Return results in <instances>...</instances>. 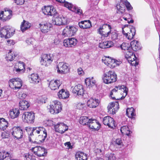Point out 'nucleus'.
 <instances>
[{"mask_svg":"<svg viewBox=\"0 0 160 160\" xmlns=\"http://www.w3.org/2000/svg\"><path fill=\"white\" fill-rule=\"evenodd\" d=\"M128 91V88L124 85L118 86L115 87L111 92L109 96L113 99H118L117 96L118 93H120L122 95V97L124 98L127 95Z\"/></svg>","mask_w":160,"mask_h":160,"instance_id":"1","label":"nucleus"},{"mask_svg":"<svg viewBox=\"0 0 160 160\" xmlns=\"http://www.w3.org/2000/svg\"><path fill=\"white\" fill-rule=\"evenodd\" d=\"M117 76L115 73L111 71L104 73L102 76L103 82L108 84L115 82L117 80Z\"/></svg>","mask_w":160,"mask_h":160,"instance_id":"2","label":"nucleus"},{"mask_svg":"<svg viewBox=\"0 0 160 160\" xmlns=\"http://www.w3.org/2000/svg\"><path fill=\"white\" fill-rule=\"evenodd\" d=\"M46 130V129L43 127L33 128L31 132L29 134V141L33 143H36L37 142L35 141V138L39 134H42V132H45Z\"/></svg>","mask_w":160,"mask_h":160,"instance_id":"3","label":"nucleus"},{"mask_svg":"<svg viewBox=\"0 0 160 160\" xmlns=\"http://www.w3.org/2000/svg\"><path fill=\"white\" fill-rule=\"evenodd\" d=\"M49 110L52 114H58L62 109L61 103L58 100L53 101L50 105Z\"/></svg>","mask_w":160,"mask_h":160,"instance_id":"4","label":"nucleus"},{"mask_svg":"<svg viewBox=\"0 0 160 160\" xmlns=\"http://www.w3.org/2000/svg\"><path fill=\"white\" fill-rule=\"evenodd\" d=\"M122 33L128 39H132L136 33L135 28L131 26L122 28Z\"/></svg>","mask_w":160,"mask_h":160,"instance_id":"5","label":"nucleus"},{"mask_svg":"<svg viewBox=\"0 0 160 160\" xmlns=\"http://www.w3.org/2000/svg\"><path fill=\"white\" fill-rule=\"evenodd\" d=\"M54 59H55L53 54H44L42 57L40 63L42 65L48 67L51 64Z\"/></svg>","mask_w":160,"mask_h":160,"instance_id":"6","label":"nucleus"},{"mask_svg":"<svg viewBox=\"0 0 160 160\" xmlns=\"http://www.w3.org/2000/svg\"><path fill=\"white\" fill-rule=\"evenodd\" d=\"M14 30L9 26L4 27L1 29L0 35L1 38H9L14 34Z\"/></svg>","mask_w":160,"mask_h":160,"instance_id":"7","label":"nucleus"},{"mask_svg":"<svg viewBox=\"0 0 160 160\" xmlns=\"http://www.w3.org/2000/svg\"><path fill=\"white\" fill-rule=\"evenodd\" d=\"M111 26L109 24H104L100 27L98 31V33L102 36L107 37L109 35L111 31Z\"/></svg>","mask_w":160,"mask_h":160,"instance_id":"8","label":"nucleus"},{"mask_svg":"<svg viewBox=\"0 0 160 160\" xmlns=\"http://www.w3.org/2000/svg\"><path fill=\"white\" fill-rule=\"evenodd\" d=\"M9 86L15 90H17L21 88L22 86L21 79L16 78L10 79L8 82Z\"/></svg>","mask_w":160,"mask_h":160,"instance_id":"9","label":"nucleus"},{"mask_svg":"<svg viewBox=\"0 0 160 160\" xmlns=\"http://www.w3.org/2000/svg\"><path fill=\"white\" fill-rule=\"evenodd\" d=\"M132 49L130 50H128L126 52L125 57L128 59L129 62H130L131 65L134 66H136L138 64V63L136 61L137 58L134 54L132 52Z\"/></svg>","mask_w":160,"mask_h":160,"instance_id":"10","label":"nucleus"},{"mask_svg":"<svg viewBox=\"0 0 160 160\" xmlns=\"http://www.w3.org/2000/svg\"><path fill=\"white\" fill-rule=\"evenodd\" d=\"M23 121L28 123H32L35 119L34 113L32 112H25L22 116Z\"/></svg>","mask_w":160,"mask_h":160,"instance_id":"11","label":"nucleus"},{"mask_svg":"<svg viewBox=\"0 0 160 160\" xmlns=\"http://www.w3.org/2000/svg\"><path fill=\"white\" fill-rule=\"evenodd\" d=\"M31 150L34 154L39 157L44 156L47 153V149L41 147H35L32 148Z\"/></svg>","mask_w":160,"mask_h":160,"instance_id":"12","label":"nucleus"},{"mask_svg":"<svg viewBox=\"0 0 160 160\" xmlns=\"http://www.w3.org/2000/svg\"><path fill=\"white\" fill-rule=\"evenodd\" d=\"M65 7L80 16H82L83 15V12L80 8L76 5H73L71 3L66 2L65 4Z\"/></svg>","mask_w":160,"mask_h":160,"instance_id":"13","label":"nucleus"},{"mask_svg":"<svg viewBox=\"0 0 160 160\" xmlns=\"http://www.w3.org/2000/svg\"><path fill=\"white\" fill-rule=\"evenodd\" d=\"M42 12L45 15L50 16H56L57 12L52 6H45L42 8Z\"/></svg>","mask_w":160,"mask_h":160,"instance_id":"14","label":"nucleus"},{"mask_svg":"<svg viewBox=\"0 0 160 160\" xmlns=\"http://www.w3.org/2000/svg\"><path fill=\"white\" fill-rule=\"evenodd\" d=\"M12 130V134L15 139H19L22 138L23 131L20 127H14Z\"/></svg>","mask_w":160,"mask_h":160,"instance_id":"15","label":"nucleus"},{"mask_svg":"<svg viewBox=\"0 0 160 160\" xmlns=\"http://www.w3.org/2000/svg\"><path fill=\"white\" fill-rule=\"evenodd\" d=\"M58 72L61 73H66L69 72L70 68L68 64L64 62H60L57 65Z\"/></svg>","mask_w":160,"mask_h":160,"instance_id":"16","label":"nucleus"},{"mask_svg":"<svg viewBox=\"0 0 160 160\" xmlns=\"http://www.w3.org/2000/svg\"><path fill=\"white\" fill-rule=\"evenodd\" d=\"M58 14L57 13L56 16H53L52 19L53 24L58 26L65 24L66 22V18L63 16H58Z\"/></svg>","mask_w":160,"mask_h":160,"instance_id":"17","label":"nucleus"},{"mask_svg":"<svg viewBox=\"0 0 160 160\" xmlns=\"http://www.w3.org/2000/svg\"><path fill=\"white\" fill-rule=\"evenodd\" d=\"M12 11L8 8H6L4 11L0 13V19L3 21L9 20L11 17Z\"/></svg>","mask_w":160,"mask_h":160,"instance_id":"18","label":"nucleus"},{"mask_svg":"<svg viewBox=\"0 0 160 160\" xmlns=\"http://www.w3.org/2000/svg\"><path fill=\"white\" fill-rule=\"evenodd\" d=\"M119 106L118 101L110 103L107 107L108 112L113 114H115L119 108Z\"/></svg>","mask_w":160,"mask_h":160,"instance_id":"19","label":"nucleus"},{"mask_svg":"<svg viewBox=\"0 0 160 160\" xmlns=\"http://www.w3.org/2000/svg\"><path fill=\"white\" fill-rule=\"evenodd\" d=\"M77 39L73 38L65 39L63 42L64 46L66 47H71L76 45L77 43Z\"/></svg>","mask_w":160,"mask_h":160,"instance_id":"20","label":"nucleus"},{"mask_svg":"<svg viewBox=\"0 0 160 160\" xmlns=\"http://www.w3.org/2000/svg\"><path fill=\"white\" fill-rule=\"evenodd\" d=\"M101 125L96 119L90 118L88 127L93 130H98L100 128Z\"/></svg>","mask_w":160,"mask_h":160,"instance_id":"21","label":"nucleus"},{"mask_svg":"<svg viewBox=\"0 0 160 160\" xmlns=\"http://www.w3.org/2000/svg\"><path fill=\"white\" fill-rule=\"evenodd\" d=\"M39 26L41 32L43 33H47L50 31V28L52 26V24L49 22L40 23Z\"/></svg>","mask_w":160,"mask_h":160,"instance_id":"22","label":"nucleus"},{"mask_svg":"<svg viewBox=\"0 0 160 160\" xmlns=\"http://www.w3.org/2000/svg\"><path fill=\"white\" fill-rule=\"evenodd\" d=\"M103 123L107 125L109 128H112L115 127V121L113 118L108 116L105 117L103 119Z\"/></svg>","mask_w":160,"mask_h":160,"instance_id":"23","label":"nucleus"},{"mask_svg":"<svg viewBox=\"0 0 160 160\" xmlns=\"http://www.w3.org/2000/svg\"><path fill=\"white\" fill-rule=\"evenodd\" d=\"M99 101L94 98H91L87 102V105L90 108H95L99 105Z\"/></svg>","mask_w":160,"mask_h":160,"instance_id":"24","label":"nucleus"},{"mask_svg":"<svg viewBox=\"0 0 160 160\" xmlns=\"http://www.w3.org/2000/svg\"><path fill=\"white\" fill-rule=\"evenodd\" d=\"M61 84V82L60 80H52L49 82V87L51 90H55L58 89Z\"/></svg>","mask_w":160,"mask_h":160,"instance_id":"25","label":"nucleus"},{"mask_svg":"<svg viewBox=\"0 0 160 160\" xmlns=\"http://www.w3.org/2000/svg\"><path fill=\"white\" fill-rule=\"evenodd\" d=\"M29 80L31 83L33 84H37L39 82V76L38 74L33 73L28 76Z\"/></svg>","mask_w":160,"mask_h":160,"instance_id":"26","label":"nucleus"},{"mask_svg":"<svg viewBox=\"0 0 160 160\" xmlns=\"http://www.w3.org/2000/svg\"><path fill=\"white\" fill-rule=\"evenodd\" d=\"M44 132H42V134H40L36 137L35 138V141H36L37 142L36 143L42 142H44L47 136V130H46Z\"/></svg>","mask_w":160,"mask_h":160,"instance_id":"27","label":"nucleus"},{"mask_svg":"<svg viewBox=\"0 0 160 160\" xmlns=\"http://www.w3.org/2000/svg\"><path fill=\"white\" fill-rule=\"evenodd\" d=\"M72 92L73 93H76L78 95H81L84 93L82 86L80 84L76 85L73 89Z\"/></svg>","mask_w":160,"mask_h":160,"instance_id":"28","label":"nucleus"},{"mask_svg":"<svg viewBox=\"0 0 160 160\" xmlns=\"http://www.w3.org/2000/svg\"><path fill=\"white\" fill-rule=\"evenodd\" d=\"M85 81L86 86L89 88L96 85V82L94 79L93 77L87 78L85 79Z\"/></svg>","mask_w":160,"mask_h":160,"instance_id":"29","label":"nucleus"},{"mask_svg":"<svg viewBox=\"0 0 160 160\" xmlns=\"http://www.w3.org/2000/svg\"><path fill=\"white\" fill-rule=\"evenodd\" d=\"M20 114L19 110L18 108H13L10 110L9 112V117L12 119L17 118Z\"/></svg>","mask_w":160,"mask_h":160,"instance_id":"30","label":"nucleus"},{"mask_svg":"<svg viewBox=\"0 0 160 160\" xmlns=\"http://www.w3.org/2000/svg\"><path fill=\"white\" fill-rule=\"evenodd\" d=\"M58 95L59 98L65 99L69 97V94L68 91L62 89L58 92Z\"/></svg>","mask_w":160,"mask_h":160,"instance_id":"31","label":"nucleus"},{"mask_svg":"<svg viewBox=\"0 0 160 160\" xmlns=\"http://www.w3.org/2000/svg\"><path fill=\"white\" fill-rule=\"evenodd\" d=\"M131 49L134 51L138 50L141 49V47L138 41L134 40L132 41L130 43Z\"/></svg>","mask_w":160,"mask_h":160,"instance_id":"32","label":"nucleus"},{"mask_svg":"<svg viewBox=\"0 0 160 160\" xmlns=\"http://www.w3.org/2000/svg\"><path fill=\"white\" fill-rule=\"evenodd\" d=\"M76 160H87V155L82 152H78L75 155Z\"/></svg>","mask_w":160,"mask_h":160,"instance_id":"33","label":"nucleus"},{"mask_svg":"<svg viewBox=\"0 0 160 160\" xmlns=\"http://www.w3.org/2000/svg\"><path fill=\"white\" fill-rule=\"evenodd\" d=\"M120 131L123 135H125L128 136H129L132 133V132L127 126L121 127Z\"/></svg>","mask_w":160,"mask_h":160,"instance_id":"34","label":"nucleus"},{"mask_svg":"<svg viewBox=\"0 0 160 160\" xmlns=\"http://www.w3.org/2000/svg\"><path fill=\"white\" fill-rule=\"evenodd\" d=\"M31 26V24L28 22L23 20L21 23L20 28L21 31L24 32L29 28Z\"/></svg>","mask_w":160,"mask_h":160,"instance_id":"35","label":"nucleus"},{"mask_svg":"<svg viewBox=\"0 0 160 160\" xmlns=\"http://www.w3.org/2000/svg\"><path fill=\"white\" fill-rule=\"evenodd\" d=\"M19 106L20 109L24 110L28 108L29 106V104L28 101L23 100L20 101Z\"/></svg>","mask_w":160,"mask_h":160,"instance_id":"36","label":"nucleus"},{"mask_svg":"<svg viewBox=\"0 0 160 160\" xmlns=\"http://www.w3.org/2000/svg\"><path fill=\"white\" fill-rule=\"evenodd\" d=\"M112 45L111 42L106 41L100 42L99 46L100 48L104 49L111 47Z\"/></svg>","mask_w":160,"mask_h":160,"instance_id":"37","label":"nucleus"},{"mask_svg":"<svg viewBox=\"0 0 160 160\" xmlns=\"http://www.w3.org/2000/svg\"><path fill=\"white\" fill-rule=\"evenodd\" d=\"M8 125V122L4 118H0V129L3 131L6 129Z\"/></svg>","mask_w":160,"mask_h":160,"instance_id":"38","label":"nucleus"},{"mask_svg":"<svg viewBox=\"0 0 160 160\" xmlns=\"http://www.w3.org/2000/svg\"><path fill=\"white\" fill-rule=\"evenodd\" d=\"M126 114L129 118H133L136 115L135 110L132 107L128 108L126 110Z\"/></svg>","mask_w":160,"mask_h":160,"instance_id":"39","label":"nucleus"},{"mask_svg":"<svg viewBox=\"0 0 160 160\" xmlns=\"http://www.w3.org/2000/svg\"><path fill=\"white\" fill-rule=\"evenodd\" d=\"M114 59H112L109 57H105L103 58L102 60L103 62L111 68V66L112 65Z\"/></svg>","mask_w":160,"mask_h":160,"instance_id":"40","label":"nucleus"},{"mask_svg":"<svg viewBox=\"0 0 160 160\" xmlns=\"http://www.w3.org/2000/svg\"><path fill=\"white\" fill-rule=\"evenodd\" d=\"M90 120V119L87 117H82L80 118L79 123L83 125H87L88 126Z\"/></svg>","mask_w":160,"mask_h":160,"instance_id":"41","label":"nucleus"},{"mask_svg":"<svg viewBox=\"0 0 160 160\" xmlns=\"http://www.w3.org/2000/svg\"><path fill=\"white\" fill-rule=\"evenodd\" d=\"M10 159L9 154L5 151L0 152V160H8Z\"/></svg>","mask_w":160,"mask_h":160,"instance_id":"42","label":"nucleus"},{"mask_svg":"<svg viewBox=\"0 0 160 160\" xmlns=\"http://www.w3.org/2000/svg\"><path fill=\"white\" fill-rule=\"evenodd\" d=\"M69 31L70 30L68 29V26H66L62 31V35L64 37L72 36Z\"/></svg>","mask_w":160,"mask_h":160,"instance_id":"43","label":"nucleus"},{"mask_svg":"<svg viewBox=\"0 0 160 160\" xmlns=\"http://www.w3.org/2000/svg\"><path fill=\"white\" fill-rule=\"evenodd\" d=\"M120 47L122 50H130L131 49L130 47V45L127 43L123 42L120 46Z\"/></svg>","mask_w":160,"mask_h":160,"instance_id":"44","label":"nucleus"},{"mask_svg":"<svg viewBox=\"0 0 160 160\" xmlns=\"http://www.w3.org/2000/svg\"><path fill=\"white\" fill-rule=\"evenodd\" d=\"M82 22L83 24V29L90 28L92 27L91 23L89 20L83 21H82Z\"/></svg>","mask_w":160,"mask_h":160,"instance_id":"45","label":"nucleus"},{"mask_svg":"<svg viewBox=\"0 0 160 160\" xmlns=\"http://www.w3.org/2000/svg\"><path fill=\"white\" fill-rule=\"evenodd\" d=\"M106 157L107 160H116V159L115 154L112 153L107 154Z\"/></svg>","mask_w":160,"mask_h":160,"instance_id":"46","label":"nucleus"},{"mask_svg":"<svg viewBox=\"0 0 160 160\" xmlns=\"http://www.w3.org/2000/svg\"><path fill=\"white\" fill-rule=\"evenodd\" d=\"M118 11L117 12L119 14H122L124 12L125 10V7L124 6L122 7L120 4L117 5L116 6Z\"/></svg>","mask_w":160,"mask_h":160,"instance_id":"47","label":"nucleus"},{"mask_svg":"<svg viewBox=\"0 0 160 160\" xmlns=\"http://www.w3.org/2000/svg\"><path fill=\"white\" fill-rule=\"evenodd\" d=\"M68 29L70 30L72 36L74 35L78 30L76 27L73 26H68Z\"/></svg>","mask_w":160,"mask_h":160,"instance_id":"48","label":"nucleus"},{"mask_svg":"<svg viewBox=\"0 0 160 160\" xmlns=\"http://www.w3.org/2000/svg\"><path fill=\"white\" fill-rule=\"evenodd\" d=\"M110 33L111 34V39L113 40H115L118 38V33L116 31H112Z\"/></svg>","mask_w":160,"mask_h":160,"instance_id":"49","label":"nucleus"},{"mask_svg":"<svg viewBox=\"0 0 160 160\" xmlns=\"http://www.w3.org/2000/svg\"><path fill=\"white\" fill-rule=\"evenodd\" d=\"M122 62L120 60H116L115 59L113 60V62L111 66V68H113L115 67L119 66L121 63Z\"/></svg>","mask_w":160,"mask_h":160,"instance_id":"50","label":"nucleus"},{"mask_svg":"<svg viewBox=\"0 0 160 160\" xmlns=\"http://www.w3.org/2000/svg\"><path fill=\"white\" fill-rule=\"evenodd\" d=\"M60 124H62V126L61 127L62 128H61V130L62 131H59L58 132L60 133L61 134H63L66 131L68 130V128L66 125L63 123H60Z\"/></svg>","mask_w":160,"mask_h":160,"instance_id":"51","label":"nucleus"},{"mask_svg":"<svg viewBox=\"0 0 160 160\" xmlns=\"http://www.w3.org/2000/svg\"><path fill=\"white\" fill-rule=\"evenodd\" d=\"M123 3H124L127 9L128 10H131L132 9V7L130 3L128 2L127 0H123Z\"/></svg>","mask_w":160,"mask_h":160,"instance_id":"52","label":"nucleus"},{"mask_svg":"<svg viewBox=\"0 0 160 160\" xmlns=\"http://www.w3.org/2000/svg\"><path fill=\"white\" fill-rule=\"evenodd\" d=\"M25 160H32L33 157L32 155L29 153H25L24 154Z\"/></svg>","mask_w":160,"mask_h":160,"instance_id":"53","label":"nucleus"},{"mask_svg":"<svg viewBox=\"0 0 160 160\" xmlns=\"http://www.w3.org/2000/svg\"><path fill=\"white\" fill-rule=\"evenodd\" d=\"M10 53H9L8 54V55L7 57V59L8 60L12 61L14 60V58H15L16 56L14 54L13 56L12 54L11 53V51H10Z\"/></svg>","mask_w":160,"mask_h":160,"instance_id":"54","label":"nucleus"},{"mask_svg":"<svg viewBox=\"0 0 160 160\" xmlns=\"http://www.w3.org/2000/svg\"><path fill=\"white\" fill-rule=\"evenodd\" d=\"M62 125L60 124V123H58L57 124L55 125L54 126L55 130L56 132H59V131H62L61 130V128Z\"/></svg>","mask_w":160,"mask_h":160,"instance_id":"55","label":"nucleus"},{"mask_svg":"<svg viewBox=\"0 0 160 160\" xmlns=\"http://www.w3.org/2000/svg\"><path fill=\"white\" fill-rule=\"evenodd\" d=\"M14 2L18 5H23L24 2L25 0H13Z\"/></svg>","mask_w":160,"mask_h":160,"instance_id":"56","label":"nucleus"},{"mask_svg":"<svg viewBox=\"0 0 160 160\" xmlns=\"http://www.w3.org/2000/svg\"><path fill=\"white\" fill-rule=\"evenodd\" d=\"M115 144L118 145H121L122 143V142L121 138H118L116 139L114 141Z\"/></svg>","mask_w":160,"mask_h":160,"instance_id":"57","label":"nucleus"},{"mask_svg":"<svg viewBox=\"0 0 160 160\" xmlns=\"http://www.w3.org/2000/svg\"><path fill=\"white\" fill-rule=\"evenodd\" d=\"M9 132L3 131L2 132L1 136L2 138H7L9 137Z\"/></svg>","mask_w":160,"mask_h":160,"instance_id":"58","label":"nucleus"},{"mask_svg":"<svg viewBox=\"0 0 160 160\" xmlns=\"http://www.w3.org/2000/svg\"><path fill=\"white\" fill-rule=\"evenodd\" d=\"M18 66L19 68H22L23 69H25V65L23 62L19 61L18 62Z\"/></svg>","mask_w":160,"mask_h":160,"instance_id":"59","label":"nucleus"},{"mask_svg":"<svg viewBox=\"0 0 160 160\" xmlns=\"http://www.w3.org/2000/svg\"><path fill=\"white\" fill-rule=\"evenodd\" d=\"M45 123L47 125L49 126H52L54 124L53 121L50 120H48L46 121Z\"/></svg>","mask_w":160,"mask_h":160,"instance_id":"60","label":"nucleus"},{"mask_svg":"<svg viewBox=\"0 0 160 160\" xmlns=\"http://www.w3.org/2000/svg\"><path fill=\"white\" fill-rule=\"evenodd\" d=\"M35 41V40L32 38H29L26 41V42L28 44H33V42Z\"/></svg>","mask_w":160,"mask_h":160,"instance_id":"61","label":"nucleus"},{"mask_svg":"<svg viewBox=\"0 0 160 160\" xmlns=\"http://www.w3.org/2000/svg\"><path fill=\"white\" fill-rule=\"evenodd\" d=\"M27 96V94L23 92H21L19 94V98L21 99L25 98Z\"/></svg>","mask_w":160,"mask_h":160,"instance_id":"62","label":"nucleus"},{"mask_svg":"<svg viewBox=\"0 0 160 160\" xmlns=\"http://www.w3.org/2000/svg\"><path fill=\"white\" fill-rule=\"evenodd\" d=\"M78 72L79 75H82L84 74V72L83 69L81 68H78Z\"/></svg>","mask_w":160,"mask_h":160,"instance_id":"63","label":"nucleus"},{"mask_svg":"<svg viewBox=\"0 0 160 160\" xmlns=\"http://www.w3.org/2000/svg\"><path fill=\"white\" fill-rule=\"evenodd\" d=\"M84 104L82 103H78L77 106V107L79 109H82L84 107Z\"/></svg>","mask_w":160,"mask_h":160,"instance_id":"64","label":"nucleus"}]
</instances>
